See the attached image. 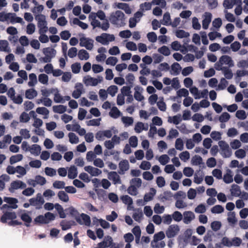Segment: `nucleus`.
I'll list each match as a JSON object with an SVG mask.
<instances>
[{
  "label": "nucleus",
  "instance_id": "1",
  "mask_svg": "<svg viewBox=\"0 0 248 248\" xmlns=\"http://www.w3.org/2000/svg\"><path fill=\"white\" fill-rule=\"evenodd\" d=\"M109 21L117 27H123L125 24V16L123 12L117 10L110 14Z\"/></svg>",
  "mask_w": 248,
  "mask_h": 248
},
{
  "label": "nucleus",
  "instance_id": "2",
  "mask_svg": "<svg viewBox=\"0 0 248 248\" xmlns=\"http://www.w3.org/2000/svg\"><path fill=\"white\" fill-rule=\"evenodd\" d=\"M97 17L101 20L104 21L106 19V16L104 11L98 10L96 13L92 12L89 16V19L93 28L100 26V21L97 19Z\"/></svg>",
  "mask_w": 248,
  "mask_h": 248
},
{
  "label": "nucleus",
  "instance_id": "3",
  "mask_svg": "<svg viewBox=\"0 0 248 248\" xmlns=\"http://www.w3.org/2000/svg\"><path fill=\"white\" fill-rule=\"evenodd\" d=\"M0 21L1 22L9 21L12 24L23 23V19L17 16L14 13H0Z\"/></svg>",
  "mask_w": 248,
  "mask_h": 248
},
{
  "label": "nucleus",
  "instance_id": "4",
  "mask_svg": "<svg viewBox=\"0 0 248 248\" xmlns=\"http://www.w3.org/2000/svg\"><path fill=\"white\" fill-rule=\"evenodd\" d=\"M56 216L51 213L46 212L44 215H39L34 219L36 224H48L55 219Z\"/></svg>",
  "mask_w": 248,
  "mask_h": 248
},
{
  "label": "nucleus",
  "instance_id": "5",
  "mask_svg": "<svg viewBox=\"0 0 248 248\" xmlns=\"http://www.w3.org/2000/svg\"><path fill=\"white\" fill-rule=\"evenodd\" d=\"M227 65L229 67H232L234 66V62L232 58L228 55H223L221 56L218 61L215 64V68H224L223 65Z\"/></svg>",
  "mask_w": 248,
  "mask_h": 248
},
{
  "label": "nucleus",
  "instance_id": "6",
  "mask_svg": "<svg viewBox=\"0 0 248 248\" xmlns=\"http://www.w3.org/2000/svg\"><path fill=\"white\" fill-rule=\"evenodd\" d=\"M43 53L45 55L44 57L40 59V61L44 63L49 62L51 61L56 54V51L53 48L48 47L43 49Z\"/></svg>",
  "mask_w": 248,
  "mask_h": 248
},
{
  "label": "nucleus",
  "instance_id": "7",
  "mask_svg": "<svg viewBox=\"0 0 248 248\" xmlns=\"http://www.w3.org/2000/svg\"><path fill=\"white\" fill-rule=\"evenodd\" d=\"M103 80L102 76H98L96 78L87 75L83 77V82L86 86H96Z\"/></svg>",
  "mask_w": 248,
  "mask_h": 248
},
{
  "label": "nucleus",
  "instance_id": "8",
  "mask_svg": "<svg viewBox=\"0 0 248 248\" xmlns=\"http://www.w3.org/2000/svg\"><path fill=\"white\" fill-rule=\"evenodd\" d=\"M35 19L37 21L38 32H46L48 31V27L45 16L43 15H36Z\"/></svg>",
  "mask_w": 248,
  "mask_h": 248
},
{
  "label": "nucleus",
  "instance_id": "9",
  "mask_svg": "<svg viewBox=\"0 0 248 248\" xmlns=\"http://www.w3.org/2000/svg\"><path fill=\"white\" fill-rule=\"evenodd\" d=\"M115 36L113 34L107 33H103L101 35L95 37V40L103 45H108L110 42L115 40Z\"/></svg>",
  "mask_w": 248,
  "mask_h": 248
},
{
  "label": "nucleus",
  "instance_id": "10",
  "mask_svg": "<svg viewBox=\"0 0 248 248\" xmlns=\"http://www.w3.org/2000/svg\"><path fill=\"white\" fill-rule=\"evenodd\" d=\"M220 149V154L224 158L230 157L232 154V152L229 144L224 140H220L218 142Z\"/></svg>",
  "mask_w": 248,
  "mask_h": 248
},
{
  "label": "nucleus",
  "instance_id": "11",
  "mask_svg": "<svg viewBox=\"0 0 248 248\" xmlns=\"http://www.w3.org/2000/svg\"><path fill=\"white\" fill-rule=\"evenodd\" d=\"M180 231L179 226L176 224L170 225L165 231V234L168 238H171L177 235Z\"/></svg>",
  "mask_w": 248,
  "mask_h": 248
},
{
  "label": "nucleus",
  "instance_id": "12",
  "mask_svg": "<svg viewBox=\"0 0 248 248\" xmlns=\"http://www.w3.org/2000/svg\"><path fill=\"white\" fill-rule=\"evenodd\" d=\"M29 202L31 206H34L37 209H41L45 203V200L40 193L37 194L35 197L31 198Z\"/></svg>",
  "mask_w": 248,
  "mask_h": 248
},
{
  "label": "nucleus",
  "instance_id": "13",
  "mask_svg": "<svg viewBox=\"0 0 248 248\" xmlns=\"http://www.w3.org/2000/svg\"><path fill=\"white\" fill-rule=\"evenodd\" d=\"M26 187L25 183L21 180H16L11 183L8 190L11 193H14L18 189H23Z\"/></svg>",
  "mask_w": 248,
  "mask_h": 248
},
{
  "label": "nucleus",
  "instance_id": "14",
  "mask_svg": "<svg viewBox=\"0 0 248 248\" xmlns=\"http://www.w3.org/2000/svg\"><path fill=\"white\" fill-rule=\"evenodd\" d=\"M94 41L91 38L82 36L79 39V45L85 47L89 50H92L94 46Z\"/></svg>",
  "mask_w": 248,
  "mask_h": 248
},
{
  "label": "nucleus",
  "instance_id": "15",
  "mask_svg": "<svg viewBox=\"0 0 248 248\" xmlns=\"http://www.w3.org/2000/svg\"><path fill=\"white\" fill-rule=\"evenodd\" d=\"M84 92L85 89L83 85L81 83H77L72 93V96L75 99H78Z\"/></svg>",
  "mask_w": 248,
  "mask_h": 248
},
{
  "label": "nucleus",
  "instance_id": "16",
  "mask_svg": "<svg viewBox=\"0 0 248 248\" xmlns=\"http://www.w3.org/2000/svg\"><path fill=\"white\" fill-rule=\"evenodd\" d=\"M113 135L111 129L98 131L95 134V138L98 140H104L105 138L109 139Z\"/></svg>",
  "mask_w": 248,
  "mask_h": 248
},
{
  "label": "nucleus",
  "instance_id": "17",
  "mask_svg": "<svg viewBox=\"0 0 248 248\" xmlns=\"http://www.w3.org/2000/svg\"><path fill=\"white\" fill-rule=\"evenodd\" d=\"M76 220L80 225H84L86 226H90L91 224L90 217L84 213L81 214L78 217L76 218Z\"/></svg>",
  "mask_w": 248,
  "mask_h": 248
},
{
  "label": "nucleus",
  "instance_id": "18",
  "mask_svg": "<svg viewBox=\"0 0 248 248\" xmlns=\"http://www.w3.org/2000/svg\"><path fill=\"white\" fill-rule=\"evenodd\" d=\"M195 218V215L191 211H185L183 214V221L185 224H190Z\"/></svg>",
  "mask_w": 248,
  "mask_h": 248
},
{
  "label": "nucleus",
  "instance_id": "19",
  "mask_svg": "<svg viewBox=\"0 0 248 248\" xmlns=\"http://www.w3.org/2000/svg\"><path fill=\"white\" fill-rule=\"evenodd\" d=\"M113 240L111 236H106L103 240L99 243L94 248H107L110 247L112 244Z\"/></svg>",
  "mask_w": 248,
  "mask_h": 248
},
{
  "label": "nucleus",
  "instance_id": "20",
  "mask_svg": "<svg viewBox=\"0 0 248 248\" xmlns=\"http://www.w3.org/2000/svg\"><path fill=\"white\" fill-rule=\"evenodd\" d=\"M202 17L203 18L202 20V28L206 30L208 28L209 24L211 22L212 15L209 12H205L202 15Z\"/></svg>",
  "mask_w": 248,
  "mask_h": 248
},
{
  "label": "nucleus",
  "instance_id": "21",
  "mask_svg": "<svg viewBox=\"0 0 248 248\" xmlns=\"http://www.w3.org/2000/svg\"><path fill=\"white\" fill-rule=\"evenodd\" d=\"M85 171L89 173L92 176H98L102 174V170L92 166H85L84 168Z\"/></svg>",
  "mask_w": 248,
  "mask_h": 248
},
{
  "label": "nucleus",
  "instance_id": "22",
  "mask_svg": "<svg viewBox=\"0 0 248 248\" xmlns=\"http://www.w3.org/2000/svg\"><path fill=\"white\" fill-rule=\"evenodd\" d=\"M134 97L138 101H142L144 99V96L142 93L143 92V89L140 86H136L134 87Z\"/></svg>",
  "mask_w": 248,
  "mask_h": 248
},
{
  "label": "nucleus",
  "instance_id": "23",
  "mask_svg": "<svg viewBox=\"0 0 248 248\" xmlns=\"http://www.w3.org/2000/svg\"><path fill=\"white\" fill-rule=\"evenodd\" d=\"M108 178L109 180L112 181L114 185L121 184L120 177L116 171L108 172Z\"/></svg>",
  "mask_w": 248,
  "mask_h": 248
},
{
  "label": "nucleus",
  "instance_id": "24",
  "mask_svg": "<svg viewBox=\"0 0 248 248\" xmlns=\"http://www.w3.org/2000/svg\"><path fill=\"white\" fill-rule=\"evenodd\" d=\"M113 6L114 8H117L124 10L127 14H130L131 13V9L127 3L115 2L114 3Z\"/></svg>",
  "mask_w": 248,
  "mask_h": 248
},
{
  "label": "nucleus",
  "instance_id": "25",
  "mask_svg": "<svg viewBox=\"0 0 248 248\" xmlns=\"http://www.w3.org/2000/svg\"><path fill=\"white\" fill-rule=\"evenodd\" d=\"M16 217V216L15 212H6L1 217L0 221L2 223H6L7 220L14 219Z\"/></svg>",
  "mask_w": 248,
  "mask_h": 248
},
{
  "label": "nucleus",
  "instance_id": "26",
  "mask_svg": "<svg viewBox=\"0 0 248 248\" xmlns=\"http://www.w3.org/2000/svg\"><path fill=\"white\" fill-rule=\"evenodd\" d=\"M148 129V124H145L142 122H138L135 124L134 130L137 133H140L142 131H147Z\"/></svg>",
  "mask_w": 248,
  "mask_h": 248
},
{
  "label": "nucleus",
  "instance_id": "27",
  "mask_svg": "<svg viewBox=\"0 0 248 248\" xmlns=\"http://www.w3.org/2000/svg\"><path fill=\"white\" fill-rule=\"evenodd\" d=\"M3 201L4 202L9 204L10 205V208L12 209H16L18 207L17 205L16 204L18 203V200L15 198L12 197H5L3 198Z\"/></svg>",
  "mask_w": 248,
  "mask_h": 248
},
{
  "label": "nucleus",
  "instance_id": "28",
  "mask_svg": "<svg viewBox=\"0 0 248 248\" xmlns=\"http://www.w3.org/2000/svg\"><path fill=\"white\" fill-rule=\"evenodd\" d=\"M216 70L218 71H222L224 77L228 79H232L233 77V73L232 70L228 67L219 68V67H218L217 68Z\"/></svg>",
  "mask_w": 248,
  "mask_h": 248
},
{
  "label": "nucleus",
  "instance_id": "29",
  "mask_svg": "<svg viewBox=\"0 0 248 248\" xmlns=\"http://www.w3.org/2000/svg\"><path fill=\"white\" fill-rule=\"evenodd\" d=\"M38 95L37 91L34 88H31L26 90L25 93V97L28 99H33Z\"/></svg>",
  "mask_w": 248,
  "mask_h": 248
},
{
  "label": "nucleus",
  "instance_id": "30",
  "mask_svg": "<svg viewBox=\"0 0 248 248\" xmlns=\"http://www.w3.org/2000/svg\"><path fill=\"white\" fill-rule=\"evenodd\" d=\"M0 51L7 53L11 52V48L9 46V43L7 40H0Z\"/></svg>",
  "mask_w": 248,
  "mask_h": 248
},
{
  "label": "nucleus",
  "instance_id": "31",
  "mask_svg": "<svg viewBox=\"0 0 248 248\" xmlns=\"http://www.w3.org/2000/svg\"><path fill=\"white\" fill-rule=\"evenodd\" d=\"M227 221L230 225L234 226L237 222V219L234 212H229L227 214Z\"/></svg>",
  "mask_w": 248,
  "mask_h": 248
},
{
  "label": "nucleus",
  "instance_id": "32",
  "mask_svg": "<svg viewBox=\"0 0 248 248\" xmlns=\"http://www.w3.org/2000/svg\"><path fill=\"white\" fill-rule=\"evenodd\" d=\"M53 100L56 103H63V96L60 94L58 89L53 90Z\"/></svg>",
  "mask_w": 248,
  "mask_h": 248
},
{
  "label": "nucleus",
  "instance_id": "33",
  "mask_svg": "<svg viewBox=\"0 0 248 248\" xmlns=\"http://www.w3.org/2000/svg\"><path fill=\"white\" fill-rule=\"evenodd\" d=\"M41 151V147L38 144H33L31 146L29 149L30 153L34 156H38L40 154Z\"/></svg>",
  "mask_w": 248,
  "mask_h": 248
},
{
  "label": "nucleus",
  "instance_id": "34",
  "mask_svg": "<svg viewBox=\"0 0 248 248\" xmlns=\"http://www.w3.org/2000/svg\"><path fill=\"white\" fill-rule=\"evenodd\" d=\"M132 217L135 221L139 222H140L143 217L142 210L140 209L134 210V212L133 214Z\"/></svg>",
  "mask_w": 248,
  "mask_h": 248
},
{
  "label": "nucleus",
  "instance_id": "35",
  "mask_svg": "<svg viewBox=\"0 0 248 248\" xmlns=\"http://www.w3.org/2000/svg\"><path fill=\"white\" fill-rule=\"evenodd\" d=\"M121 121L124 124V127H128L133 125L134 119L132 117L122 116Z\"/></svg>",
  "mask_w": 248,
  "mask_h": 248
},
{
  "label": "nucleus",
  "instance_id": "36",
  "mask_svg": "<svg viewBox=\"0 0 248 248\" xmlns=\"http://www.w3.org/2000/svg\"><path fill=\"white\" fill-rule=\"evenodd\" d=\"M71 25H77L80 27L81 29L85 30L88 28V25L85 23H84L79 20L78 18H73L71 21Z\"/></svg>",
  "mask_w": 248,
  "mask_h": 248
},
{
  "label": "nucleus",
  "instance_id": "37",
  "mask_svg": "<svg viewBox=\"0 0 248 248\" xmlns=\"http://www.w3.org/2000/svg\"><path fill=\"white\" fill-rule=\"evenodd\" d=\"M231 194L232 196L234 197H239L241 194V191L240 187L235 184H233L230 189Z\"/></svg>",
  "mask_w": 248,
  "mask_h": 248
},
{
  "label": "nucleus",
  "instance_id": "38",
  "mask_svg": "<svg viewBox=\"0 0 248 248\" xmlns=\"http://www.w3.org/2000/svg\"><path fill=\"white\" fill-rule=\"evenodd\" d=\"M241 0H224L223 1V6L225 9H232L233 6L236 4L238 1Z\"/></svg>",
  "mask_w": 248,
  "mask_h": 248
},
{
  "label": "nucleus",
  "instance_id": "39",
  "mask_svg": "<svg viewBox=\"0 0 248 248\" xmlns=\"http://www.w3.org/2000/svg\"><path fill=\"white\" fill-rule=\"evenodd\" d=\"M223 181L226 184H230L233 182L232 171L228 170L222 177Z\"/></svg>",
  "mask_w": 248,
  "mask_h": 248
},
{
  "label": "nucleus",
  "instance_id": "40",
  "mask_svg": "<svg viewBox=\"0 0 248 248\" xmlns=\"http://www.w3.org/2000/svg\"><path fill=\"white\" fill-rule=\"evenodd\" d=\"M109 115L111 117L116 119L122 115V113L117 107H113L109 112Z\"/></svg>",
  "mask_w": 248,
  "mask_h": 248
},
{
  "label": "nucleus",
  "instance_id": "41",
  "mask_svg": "<svg viewBox=\"0 0 248 248\" xmlns=\"http://www.w3.org/2000/svg\"><path fill=\"white\" fill-rule=\"evenodd\" d=\"M170 14L169 12H166L164 14L162 19L160 20V23L163 25L170 26Z\"/></svg>",
  "mask_w": 248,
  "mask_h": 248
},
{
  "label": "nucleus",
  "instance_id": "42",
  "mask_svg": "<svg viewBox=\"0 0 248 248\" xmlns=\"http://www.w3.org/2000/svg\"><path fill=\"white\" fill-rule=\"evenodd\" d=\"M77 175L78 170L77 168L74 166H71L68 169V178L71 179H73L77 176Z\"/></svg>",
  "mask_w": 248,
  "mask_h": 248
},
{
  "label": "nucleus",
  "instance_id": "43",
  "mask_svg": "<svg viewBox=\"0 0 248 248\" xmlns=\"http://www.w3.org/2000/svg\"><path fill=\"white\" fill-rule=\"evenodd\" d=\"M20 218L25 222V224L26 226H29V224L32 221V218L28 213H22L20 215Z\"/></svg>",
  "mask_w": 248,
  "mask_h": 248
},
{
  "label": "nucleus",
  "instance_id": "44",
  "mask_svg": "<svg viewBox=\"0 0 248 248\" xmlns=\"http://www.w3.org/2000/svg\"><path fill=\"white\" fill-rule=\"evenodd\" d=\"M29 81L28 85L30 87H34L37 83V78L36 75L34 73H31L29 76Z\"/></svg>",
  "mask_w": 248,
  "mask_h": 248
},
{
  "label": "nucleus",
  "instance_id": "45",
  "mask_svg": "<svg viewBox=\"0 0 248 248\" xmlns=\"http://www.w3.org/2000/svg\"><path fill=\"white\" fill-rule=\"evenodd\" d=\"M248 76V70L246 69H238L235 73V78L240 80L241 78Z\"/></svg>",
  "mask_w": 248,
  "mask_h": 248
},
{
  "label": "nucleus",
  "instance_id": "46",
  "mask_svg": "<svg viewBox=\"0 0 248 248\" xmlns=\"http://www.w3.org/2000/svg\"><path fill=\"white\" fill-rule=\"evenodd\" d=\"M36 112L39 114L44 115V119H47L48 118L49 110L45 107H38L36 109Z\"/></svg>",
  "mask_w": 248,
  "mask_h": 248
},
{
  "label": "nucleus",
  "instance_id": "47",
  "mask_svg": "<svg viewBox=\"0 0 248 248\" xmlns=\"http://www.w3.org/2000/svg\"><path fill=\"white\" fill-rule=\"evenodd\" d=\"M23 158V156L21 154H17L11 156L9 158L10 164L13 165L18 162L21 161Z\"/></svg>",
  "mask_w": 248,
  "mask_h": 248
},
{
  "label": "nucleus",
  "instance_id": "48",
  "mask_svg": "<svg viewBox=\"0 0 248 248\" xmlns=\"http://www.w3.org/2000/svg\"><path fill=\"white\" fill-rule=\"evenodd\" d=\"M181 70V67L180 65L177 62L174 63L171 66V74L176 76L178 75Z\"/></svg>",
  "mask_w": 248,
  "mask_h": 248
},
{
  "label": "nucleus",
  "instance_id": "49",
  "mask_svg": "<svg viewBox=\"0 0 248 248\" xmlns=\"http://www.w3.org/2000/svg\"><path fill=\"white\" fill-rule=\"evenodd\" d=\"M16 173L17 174V177L20 178L27 174V170L25 167L21 166H17L16 167Z\"/></svg>",
  "mask_w": 248,
  "mask_h": 248
},
{
  "label": "nucleus",
  "instance_id": "50",
  "mask_svg": "<svg viewBox=\"0 0 248 248\" xmlns=\"http://www.w3.org/2000/svg\"><path fill=\"white\" fill-rule=\"evenodd\" d=\"M119 167L121 171L123 172L127 170L129 168V164L127 160H123L120 162Z\"/></svg>",
  "mask_w": 248,
  "mask_h": 248
},
{
  "label": "nucleus",
  "instance_id": "51",
  "mask_svg": "<svg viewBox=\"0 0 248 248\" xmlns=\"http://www.w3.org/2000/svg\"><path fill=\"white\" fill-rule=\"evenodd\" d=\"M78 57L80 60L86 61L89 59L90 55L86 50L81 49L78 51Z\"/></svg>",
  "mask_w": 248,
  "mask_h": 248
},
{
  "label": "nucleus",
  "instance_id": "52",
  "mask_svg": "<svg viewBox=\"0 0 248 248\" xmlns=\"http://www.w3.org/2000/svg\"><path fill=\"white\" fill-rule=\"evenodd\" d=\"M157 160L161 165H165L170 162V158L168 155L164 154L159 156Z\"/></svg>",
  "mask_w": 248,
  "mask_h": 248
},
{
  "label": "nucleus",
  "instance_id": "53",
  "mask_svg": "<svg viewBox=\"0 0 248 248\" xmlns=\"http://www.w3.org/2000/svg\"><path fill=\"white\" fill-rule=\"evenodd\" d=\"M176 95L177 97L179 98L186 97L189 95V92L185 88L180 89L177 91Z\"/></svg>",
  "mask_w": 248,
  "mask_h": 248
},
{
  "label": "nucleus",
  "instance_id": "54",
  "mask_svg": "<svg viewBox=\"0 0 248 248\" xmlns=\"http://www.w3.org/2000/svg\"><path fill=\"white\" fill-rule=\"evenodd\" d=\"M180 116L175 115L174 116H169L168 118V122L169 123H173L174 124H178L181 121Z\"/></svg>",
  "mask_w": 248,
  "mask_h": 248
},
{
  "label": "nucleus",
  "instance_id": "55",
  "mask_svg": "<svg viewBox=\"0 0 248 248\" xmlns=\"http://www.w3.org/2000/svg\"><path fill=\"white\" fill-rule=\"evenodd\" d=\"M53 110L55 113H63L66 110V107L63 105H56L53 107Z\"/></svg>",
  "mask_w": 248,
  "mask_h": 248
},
{
  "label": "nucleus",
  "instance_id": "56",
  "mask_svg": "<svg viewBox=\"0 0 248 248\" xmlns=\"http://www.w3.org/2000/svg\"><path fill=\"white\" fill-rule=\"evenodd\" d=\"M69 142L71 144H77L79 142L78 137L74 133L70 132L68 135Z\"/></svg>",
  "mask_w": 248,
  "mask_h": 248
},
{
  "label": "nucleus",
  "instance_id": "57",
  "mask_svg": "<svg viewBox=\"0 0 248 248\" xmlns=\"http://www.w3.org/2000/svg\"><path fill=\"white\" fill-rule=\"evenodd\" d=\"M35 193V189L31 187H26L24 188V190L22 192V194L26 197H31Z\"/></svg>",
  "mask_w": 248,
  "mask_h": 248
},
{
  "label": "nucleus",
  "instance_id": "58",
  "mask_svg": "<svg viewBox=\"0 0 248 248\" xmlns=\"http://www.w3.org/2000/svg\"><path fill=\"white\" fill-rule=\"evenodd\" d=\"M38 81L43 85H47L48 84V77L45 74H40L38 76Z\"/></svg>",
  "mask_w": 248,
  "mask_h": 248
},
{
  "label": "nucleus",
  "instance_id": "59",
  "mask_svg": "<svg viewBox=\"0 0 248 248\" xmlns=\"http://www.w3.org/2000/svg\"><path fill=\"white\" fill-rule=\"evenodd\" d=\"M165 237V234L163 231H160L154 234L153 243L161 241Z\"/></svg>",
  "mask_w": 248,
  "mask_h": 248
},
{
  "label": "nucleus",
  "instance_id": "60",
  "mask_svg": "<svg viewBox=\"0 0 248 248\" xmlns=\"http://www.w3.org/2000/svg\"><path fill=\"white\" fill-rule=\"evenodd\" d=\"M58 197L61 201L64 202H67L69 200L68 195L63 191H60L58 193Z\"/></svg>",
  "mask_w": 248,
  "mask_h": 248
},
{
  "label": "nucleus",
  "instance_id": "61",
  "mask_svg": "<svg viewBox=\"0 0 248 248\" xmlns=\"http://www.w3.org/2000/svg\"><path fill=\"white\" fill-rule=\"evenodd\" d=\"M157 51L165 56H168L170 54V48L166 46H163L158 48Z\"/></svg>",
  "mask_w": 248,
  "mask_h": 248
},
{
  "label": "nucleus",
  "instance_id": "62",
  "mask_svg": "<svg viewBox=\"0 0 248 248\" xmlns=\"http://www.w3.org/2000/svg\"><path fill=\"white\" fill-rule=\"evenodd\" d=\"M175 35L179 38H186L189 36V33L183 30H178L175 31Z\"/></svg>",
  "mask_w": 248,
  "mask_h": 248
},
{
  "label": "nucleus",
  "instance_id": "63",
  "mask_svg": "<svg viewBox=\"0 0 248 248\" xmlns=\"http://www.w3.org/2000/svg\"><path fill=\"white\" fill-rule=\"evenodd\" d=\"M246 152L243 149H239L234 152L236 157L239 159H243L246 156Z\"/></svg>",
  "mask_w": 248,
  "mask_h": 248
},
{
  "label": "nucleus",
  "instance_id": "64",
  "mask_svg": "<svg viewBox=\"0 0 248 248\" xmlns=\"http://www.w3.org/2000/svg\"><path fill=\"white\" fill-rule=\"evenodd\" d=\"M237 66L239 68H248V58L239 61L237 62Z\"/></svg>",
  "mask_w": 248,
  "mask_h": 248
}]
</instances>
